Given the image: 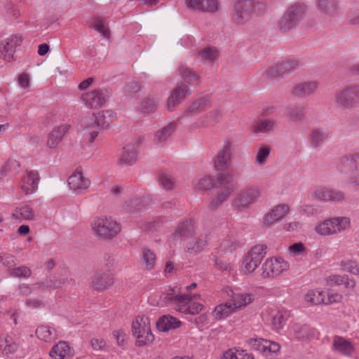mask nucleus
Here are the masks:
<instances>
[{
  "mask_svg": "<svg viewBox=\"0 0 359 359\" xmlns=\"http://www.w3.org/2000/svg\"><path fill=\"white\" fill-rule=\"evenodd\" d=\"M132 335L135 338V344L138 347L149 346L155 340L152 332L150 318L145 315L136 316L131 323Z\"/></svg>",
  "mask_w": 359,
  "mask_h": 359,
  "instance_id": "1",
  "label": "nucleus"
},
{
  "mask_svg": "<svg viewBox=\"0 0 359 359\" xmlns=\"http://www.w3.org/2000/svg\"><path fill=\"white\" fill-rule=\"evenodd\" d=\"M195 297V296H193ZM192 297L188 294L182 295L174 290L164 294L165 303L173 306L174 309L180 313L190 315H197L204 309L202 304L191 302Z\"/></svg>",
  "mask_w": 359,
  "mask_h": 359,
  "instance_id": "2",
  "label": "nucleus"
},
{
  "mask_svg": "<svg viewBox=\"0 0 359 359\" xmlns=\"http://www.w3.org/2000/svg\"><path fill=\"white\" fill-rule=\"evenodd\" d=\"M290 268V264L281 257L267 258L260 269V277L264 281H271L284 275Z\"/></svg>",
  "mask_w": 359,
  "mask_h": 359,
  "instance_id": "3",
  "label": "nucleus"
},
{
  "mask_svg": "<svg viewBox=\"0 0 359 359\" xmlns=\"http://www.w3.org/2000/svg\"><path fill=\"white\" fill-rule=\"evenodd\" d=\"M91 228L96 236L104 240L116 236L121 229L118 222L107 216L95 217L91 222Z\"/></svg>",
  "mask_w": 359,
  "mask_h": 359,
  "instance_id": "4",
  "label": "nucleus"
},
{
  "mask_svg": "<svg viewBox=\"0 0 359 359\" xmlns=\"http://www.w3.org/2000/svg\"><path fill=\"white\" fill-rule=\"evenodd\" d=\"M217 183L216 189H218V191L208 205V208L211 210L220 207L229 198L236 189L233 177L230 175H219V181Z\"/></svg>",
  "mask_w": 359,
  "mask_h": 359,
  "instance_id": "5",
  "label": "nucleus"
},
{
  "mask_svg": "<svg viewBox=\"0 0 359 359\" xmlns=\"http://www.w3.org/2000/svg\"><path fill=\"white\" fill-rule=\"evenodd\" d=\"M266 249L265 245H257L248 252L243 257L241 268L243 274L249 275L256 270L266 254Z\"/></svg>",
  "mask_w": 359,
  "mask_h": 359,
  "instance_id": "6",
  "label": "nucleus"
},
{
  "mask_svg": "<svg viewBox=\"0 0 359 359\" xmlns=\"http://www.w3.org/2000/svg\"><path fill=\"white\" fill-rule=\"evenodd\" d=\"M306 11L304 4H295L290 6L278 21L280 29L284 32L294 28L303 19Z\"/></svg>",
  "mask_w": 359,
  "mask_h": 359,
  "instance_id": "7",
  "label": "nucleus"
},
{
  "mask_svg": "<svg viewBox=\"0 0 359 359\" xmlns=\"http://www.w3.org/2000/svg\"><path fill=\"white\" fill-rule=\"evenodd\" d=\"M261 191L258 187H248L242 189L232 201V206L239 211L248 209L258 201Z\"/></svg>",
  "mask_w": 359,
  "mask_h": 359,
  "instance_id": "8",
  "label": "nucleus"
},
{
  "mask_svg": "<svg viewBox=\"0 0 359 359\" xmlns=\"http://www.w3.org/2000/svg\"><path fill=\"white\" fill-rule=\"evenodd\" d=\"M260 5L254 0H239L235 5L233 20L237 25H243L250 20Z\"/></svg>",
  "mask_w": 359,
  "mask_h": 359,
  "instance_id": "9",
  "label": "nucleus"
},
{
  "mask_svg": "<svg viewBox=\"0 0 359 359\" xmlns=\"http://www.w3.org/2000/svg\"><path fill=\"white\" fill-rule=\"evenodd\" d=\"M335 101L344 108L353 107L359 102V86H351L337 93Z\"/></svg>",
  "mask_w": 359,
  "mask_h": 359,
  "instance_id": "10",
  "label": "nucleus"
},
{
  "mask_svg": "<svg viewBox=\"0 0 359 359\" xmlns=\"http://www.w3.org/2000/svg\"><path fill=\"white\" fill-rule=\"evenodd\" d=\"M290 210V206L286 203H280L274 205L262 217V225L264 226H271L286 216L289 213Z\"/></svg>",
  "mask_w": 359,
  "mask_h": 359,
  "instance_id": "11",
  "label": "nucleus"
},
{
  "mask_svg": "<svg viewBox=\"0 0 359 359\" xmlns=\"http://www.w3.org/2000/svg\"><path fill=\"white\" fill-rule=\"evenodd\" d=\"M250 344L253 349L262 353L266 357H272L280 350L278 343L262 338L251 339Z\"/></svg>",
  "mask_w": 359,
  "mask_h": 359,
  "instance_id": "12",
  "label": "nucleus"
},
{
  "mask_svg": "<svg viewBox=\"0 0 359 359\" xmlns=\"http://www.w3.org/2000/svg\"><path fill=\"white\" fill-rule=\"evenodd\" d=\"M114 119L113 113L110 111H105L97 114H93L90 117L84 118L82 120V123L87 128H90L91 125L93 127L105 128L109 126Z\"/></svg>",
  "mask_w": 359,
  "mask_h": 359,
  "instance_id": "13",
  "label": "nucleus"
},
{
  "mask_svg": "<svg viewBox=\"0 0 359 359\" xmlns=\"http://www.w3.org/2000/svg\"><path fill=\"white\" fill-rule=\"evenodd\" d=\"M69 189L78 193L86 190L90 185V181L84 176L82 170L78 168L68 179Z\"/></svg>",
  "mask_w": 359,
  "mask_h": 359,
  "instance_id": "14",
  "label": "nucleus"
},
{
  "mask_svg": "<svg viewBox=\"0 0 359 359\" xmlns=\"http://www.w3.org/2000/svg\"><path fill=\"white\" fill-rule=\"evenodd\" d=\"M316 7L322 17L327 20H330L339 14L337 0H317Z\"/></svg>",
  "mask_w": 359,
  "mask_h": 359,
  "instance_id": "15",
  "label": "nucleus"
},
{
  "mask_svg": "<svg viewBox=\"0 0 359 359\" xmlns=\"http://www.w3.org/2000/svg\"><path fill=\"white\" fill-rule=\"evenodd\" d=\"M49 355L51 359H72L74 350L67 341H60L52 347Z\"/></svg>",
  "mask_w": 359,
  "mask_h": 359,
  "instance_id": "16",
  "label": "nucleus"
},
{
  "mask_svg": "<svg viewBox=\"0 0 359 359\" xmlns=\"http://www.w3.org/2000/svg\"><path fill=\"white\" fill-rule=\"evenodd\" d=\"M39 176L37 171L27 170L20 184L21 190L26 194H33L38 189Z\"/></svg>",
  "mask_w": 359,
  "mask_h": 359,
  "instance_id": "17",
  "label": "nucleus"
},
{
  "mask_svg": "<svg viewBox=\"0 0 359 359\" xmlns=\"http://www.w3.org/2000/svg\"><path fill=\"white\" fill-rule=\"evenodd\" d=\"M316 330L307 325L294 323L289 329V334L297 340L307 341L312 339Z\"/></svg>",
  "mask_w": 359,
  "mask_h": 359,
  "instance_id": "18",
  "label": "nucleus"
},
{
  "mask_svg": "<svg viewBox=\"0 0 359 359\" xmlns=\"http://www.w3.org/2000/svg\"><path fill=\"white\" fill-rule=\"evenodd\" d=\"M107 95L101 90H95L82 95V100L86 105L90 108L101 107L107 100Z\"/></svg>",
  "mask_w": 359,
  "mask_h": 359,
  "instance_id": "19",
  "label": "nucleus"
},
{
  "mask_svg": "<svg viewBox=\"0 0 359 359\" xmlns=\"http://www.w3.org/2000/svg\"><path fill=\"white\" fill-rule=\"evenodd\" d=\"M18 45V38L10 36L0 43V57L6 62H11L13 59L15 47Z\"/></svg>",
  "mask_w": 359,
  "mask_h": 359,
  "instance_id": "20",
  "label": "nucleus"
},
{
  "mask_svg": "<svg viewBox=\"0 0 359 359\" xmlns=\"http://www.w3.org/2000/svg\"><path fill=\"white\" fill-rule=\"evenodd\" d=\"M70 125L64 123L55 128L47 136L46 145L49 148H55L68 132Z\"/></svg>",
  "mask_w": 359,
  "mask_h": 359,
  "instance_id": "21",
  "label": "nucleus"
},
{
  "mask_svg": "<svg viewBox=\"0 0 359 359\" xmlns=\"http://www.w3.org/2000/svg\"><path fill=\"white\" fill-rule=\"evenodd\" d=\"M333 348L340 354L350 357L355 352V346L353 343L340 336H335L333 338Z\"/></svg>",
  "mask_w": 359,
  "mask_h": 359,
  "instance_id": "22",
  "label": "nucleus"
},
{
  "mask_svg": "<svg viewBox=\"0 0 359 359\" xmlns=\"http://www.w3.org/2000/svg\"><path fill=\"white\" fill-rule=\"evenodd\" d=\"M318 86L317 81H307L297 83L292 90V95L294 97L305 98L313 94Z\"/></svg>",
  "mask_w": 359,
  "mask_h": 359,
  "instance_id": "23",
  "label": "nucleus"
},
{
  "mask_svg": "<svg viewBox=\"0 0 359 359\" xmlns=\"http://www.w3.org/2000/svg\"><path fill=\"white\" fill-rule=\"evenodd\" d=\"M255 299L254 294L250 292H232L231 296V304L232 307L236 310H240L250 304Z\"/></svg>",
  "mask_w": 359,
  "mask_h": 359,
  "instance_id": "24",
  "label": "nucleus"
},
{
  "mask_svg": "<svg viewBox=\"0 0 359 359\" xmlns=\"http://www.w3.org/2000/svg\"><path fill=\"white\" fill-rule=\"evenodd\" d=\"M188 8L205 12H215L218 9V0H186Z\"/></svg>",
  "mask_w": 359,
  "mask_h": 359,
  "instance_id": "25",
  "label": "nucleus"
},
{
  "mask_svg": "<svg viewBox=\"0 0 359 359\" xmlns=\"http://www.w3.org/2000/svg\"><path fill=\"white\" fill-rule=\"evenodd\" d=\"M190 91L187 86L180 85L174 89L170 96L168 99L167 107L169 110H172L177 105H178L182 100H184Z\"/></svg>",
  "mask_w": 359,
  "mask_h": 359,
  "instance_id": "26",
  "label": "nucleus"
},
{
  "mask_svg": "<svg viewBox=\"0 0 359 359\" xmlns=\"http://www.w3.org/2000/svg\"><path fill=\"white\" fill-rule=\"evenodd\" d=\"M182 324V323L177 318L170 315H165L158 319L156 326L160 332H168L180 327Z\"/></svg>",
  "mask_w": 359,
  "mask_h": 359,
  "instance_id": "27",
  "label": "nucleus"
},
{
  "mask_svg": "<svg viewBox=\"0 0 359 359\" xmlns=\"http://www.w3.org/2000/svg\"><path fill=\"white\" fill-rule=\"evenodd\" d=\"M36 213L32 206L27 203H22L15 208L12 213V217L19 220H33Z\"/></svg>",
  "mask_w": 359,
  "mask_h": 359,
  "instance_id": "28",
  "label": "nucleus"
},
{
  "mask_svg": "<svg viewBox=\"0 0 359 359\" xmlns=\"http://www.w3.org/2000/svg\"><path fill=\"white\" fill-rule=\"evenodd\" d=\"M114 278L109 273H97L91 278V286L97 290H103L111 285Z\"/></svg>",
  "mask_w": 359,
  "mask_h": 359,
  "instance_id": "29",
  "label": "nucleus"
},
{
  "mask_svg": "<svg viewBox=\"0 0 359 359\" xmlns=\"http://www.w3.org/2000/svg\"><path fill=\"white\" fill-rule=\"evenodd\" d=\"M36 337L44 342L50 343L55 340L57 337V331L53 326L49 325H41L39 326L35 332Z\"/></svg>",
  "mask_w": 359,
  "mask_h": 359,
  "instance_id": "30",
  "label": "nucleus"
},
{
  "mask_svg": "<svg viewBox=\"0 0 359 359\" xmlns=\"http://www.w3.org/2000/svg\"><path fill=\"white\" fill-rule=\"evenodd\" d=\"M314 197L323 201H341L344 198V194L339 191L320 189L314 192Z\"/></svg>",
  "mask_w": 359,
  "mask_h": 359,
  "instance_id": "31",
  "label": "nucleus"
},
{
  "mask_svg": "<svg viewBox=\"0 0 359 359\" xmlns=\"http://www.w3.org/2000/svg\"><path fill=\"white\" fill-rule=\"evenodd\" d=\"M296 67V64L293 61H286L280 62L274 67H271L267 70V74L269 76H280L289 74Z\"/></svg>",
  "mask_w": 359,
  "mask_h": 359,
  "instance_id": "32",
  "label": "nucleus"
},
{
  "mask_svg": "<svg viewBox=\"0 0 359 359\" xmlns=\"http://www.w3.org/2000/svg\"><path fill=\"white\" fill-rule=\"evenodd\" d=\"M288 317L286 311L273 310L270 313V324L274 330H280L285 325Z\"/></svg>",
  "mask_w": 359,
  "mask_h": 359,
  "instance_id": "33",
  "label": "nucleus"
},
{
  "mask_svg": "<svg viewBox=\"0 0 359 359\" xmlns=\"http://www.w3.org/2000/svg\"><path fill=\"white\" fill-rule=\"evenodd\" d=\"M325 292L320 289L309 290L304 296V302L310 305L324 304Z\"/></svg>",
  "mask_w": 359,
  "mask_h": 359,
  "instance_id": "34",
  "label": "nucleus"
},
{
  "mask_svg": "<svg viewBox=\"0 0 359 359\" xmlns=\"http://www.w3.org/2000/svg\"><path fill=\"white\" fill-rule=\"evenodd\" d=\"M235 311L231 302H224L216 306L212 311V315L215 319L221 320L226 319Z\"/></svg>",
  "mask_w": 359,
  "mask_h": 359,
  "instance_id": "35",
  "label": "nucleus"
},
{
  "mask_svg": "<svg viewBox=\"0 0 359 359\" xmlns=\"http://www.w3.org/2000/svg\"><path fill=\"white\" fill-rule=\"evenodd\" d=\"M220 359H255L252 353L245 350L232 348L224 351Z\"/></svg>",
  "mask_w": 359,
  "mask_h": 359,
  "instance_id": "36",
  "label": "nucleus"
},
{
  "mask_svg": "<svg viewBox=\"0 0 359 359\" xmlns=\"http://www.w3.org/2000/svg\"><path fill=\"white\" fill-rule=\"evenodd\" d=\"M219 181V176L212 177L210 176H205L199 179L194 184V188L196 190L208 191L212 189H216L217 187V182Z\"/></svg>",
  "mask_w": 359,
  "mask_h": 359,
  "instance_id": "37",
  "label": "nucleus"
},
{
  "mask_svg": "<svg viewBox=\"0 0 359 359\" xmlns=\"http://www.w3.org/2000/svg\"><path fill=\"white\" fill-rule=\"evenodd\" d=\"M314 231L316 233L322 236L334 235L331 218L316 223L314 226Z\"/></svg>",
  "mask_w": 359,
  "mask_h": 359,
  "instance_id": "38",
  "label": "nucleus"
},
{
  "mask_svg": "<svg viewBox=\"0 0 359 359\" xmlns=\"http://www.w3.org/2000/svg\"><path fill=\"white\" fill-rule=\"evenodd\" d=\"M329 136V133L327 130L323 128H316L311 131L309 139L313 146L318 147L323 144Z\"/></svg>",
  "mask_w": 359,
  "mask_h": 359,
  "instance_id": "39",
  "label": "nucleus"
},
{
  "mask_svg": "<svg viewBox=\"0 0 359 359\" xmlns=\"http://www.w3.org/2000/svg\"><path fill=\"white\" fill-rule=\"evenodd\" d=\"M176 129V124L171 123L164 128L157 130L154 135V142L161 143L166 141Z\"/></svg>",
  "mask_w": 359,
  "mask_h": 359,
  "instance_id": "40",
  "label": "nucleus"
},
{
  "mask_svg": "<svg viewBox=\"0 0 359 359\" xmlns=\"http://www.w3.org/2000/svg\"><path fill=\"white\" fill-rule=\"evenodd\" d=\"M206 243L204 238H195L187 243L185 251L190 254H198L204 249Z\"/></svg>",
  "mask_w": 359,
  "mask_h": 359,
  "instance_id": "41",
  "label": "nucleus"
},
{
  "mask_svg": "<svg viewBox=\"0 0 359 359\" xmlns=\"http://www.w3.org/2000/svg\"><path fill=\"white\" fill-rule=\"evenodd\" d=\"M334 234L346 231L351 227V219L347 217H331Z\"/></svg>",
  "mask_w": 359,
  "mask_h": 359,
  "instance_id": "42",
  "label": "nucleus"
},
{
  "mask_svg": "<svg viewBox=\"0 0 359 359\" xmlns=\"http://www.w3.org/2000/svg\"><path fill=\"white\" fill-rule=\"evenodd\" d=\"M0 346L5 355L12 354L18 348V344L10 336H6L0 339Z\"/></svg>",
  "mask_w": 359,
  "mask_h": 359,
  "instance_id": "43",
  "label": "nucleus"
},
{
  "mask_svg": "<svg viewBox=\"0 0 359 359\" xmlns=\"http://www.w3.org/2000/svg\"><path fill=\"white\" fill-rule=\"evenodd\" d=\"M221 116V112L219 110H213L207 114L200 121L196 123L197 127H207L215 122Z\"/></svg>",
  "mask_w": 359,
  "mask_h": 359,
  "instance_id": "44",
  "label": "nucleus"
},
{
  "mask_svg": "<svg viewBox=\"0 0 359 359\" xmlns=\"http://www.w3.org/2000/svg\"><path fill=\"white\" fill-rule=\"evenodd\" d=\"M199 56L204 62H212L217 59L218 53L215 48L205 47L199 52Z\"/></svg>",
  "mask_w": 359,
  "mask_h": 359,
  "instance_id": "45",
  "label": "nucleus"
},
{
  "mask_svg": "<svg viewBox=\"0 0 359 359\" xmlns=\"http://www.w3.org/2000/svg\"><path fill=\"white\" fill-rule=\"evenodd\" d=\"M158 182L160 187L167 191L172 190L175 186V180L174 178L171 175L165 173H161L158 175Z\"/></svg>",
  "mask_w": 359,
  "mask_h": 359,
  "instance_id": "46",
  "label": "nucleus"
},
{
  "mask_svg": "<svg viewBox=\"0 0 359 359\" xmlns=\"http://www.w3.org/2000/svg\"><path fill=\"white\" fill-rule=\"evenodd\" d=\"M194 232V224L191 221H186L179 224L175 233L183 237H189Z\"/></svg>",
  "mask_w": 359,
  "mask_h": 359,
  "instance_id": "47",
  "label": "nucleus"
},
{
  "mask_svg": "<svg viewBox=\"0 0 359 359\" xmlns=\"http://www.w3.org/2000/svg\"><path fill=\"white\" fill-rule=\"evenodd\" d=\"M142 258L145 267L148 270H151L154 268L156 255L152 251L147 248H142Z\"/></svg>",
  "mask_w": 359,
  "mask_h": 359,
  "instance_id": "48",
  "label": "nucleus"
},
{
  "mask_svg": "<svg viewBox=\"0 0 359 359\" xmlns=\"http://www.w3.org/2000/svg\"><path fill=\"white\" fill-rule=\"evenodd\" d=\"M140 145L138 142H131L126 144L122 149V157H134L139 154Z\"/></svg>",
  "mask_w": 359,
  "mask_h": 359,
  "instance_id": "49",
  "label": "nucleus"
},
{
  "mask_svg": "<svg viewBox=\"0 0 359 359\" xmlns=\"http://www.w3.org/2000/svg\"><path fill=\"white\" fill-rule=\"evenodd\" d=\"M209 106V100L205 97H203L194 102L187 109V113H198L205 110Z\"/></svg>",
  "mask_w": 359,
  "mask_h": 359,
  "instance_id": "50",
  "label": "nucleus"
},
{
  "mask_svg": "<svg viewBox=\"0 0 359 359\" xmlns=\"http://www.w3.org/2000/svg\"><path fill=\"white\" fill-rule=\"evenodd\" d=\"M275 126L273 119H262L256 122L254 126L255 132L266 133L272 130Z\"/></svg>",
  "mask_w": 359,
  "mask_h": 359,
  "instance_id": "51",
  "label": "nucleus"
},
{
  "mask_svg": "<svg viewBox=\"0 0 359 359\" xmlns=\"http://www.w3.org/2000/svg\"><path fill=\"white\" fill-rule=\"evenodd\" d=\"M94 29L101 34L104 37L109 38L110 34L109 29L105 21L101 18H95L93 20Z\"/></svg>",
  "mask_w": 359,
  "mask_h": 359,
  "instance_id": "52",
  "label": "nucleus"
},
{
  "mask_svg": "<svg viewBox=\"0 0 359 359\" xmlns=\"http://www.w3.org/2000/svg\"><path fill=\"white\" fill-rule=\"evenodd\" d=\"M325 305H330L332 304H338L342 302L343 295L337 292H335L332 290H329L325 292V295L324 297Z\"/></svg>",
  "mask_w": 359,
  "mask_h": 359,
  "instance_id": "53",
  "label": "nucleus"
},
{
  "mask_svg": "<svg viewBox=\"0 0 359 359\" xmlns=\"http://www.w3.org/2000/svg\"><path fill=\"white\" fill-rule=\"evenodd\" d=\"M343 271L348 272L354 276H359V263L355 261L347 260L341 262Z\"/></svg>",
  "mask_w": 359,
  "mask_h": 359,
  "instance_id": "54",
  "label": "nucleus"
},
{
  "mask_svg": "<svg viewBox=\"0 0 359 359\" xmlns=\"http://www.w3.org/2000/svg\"><path fill=\"white\" fill-rule=\"evenodd\" d=\"M287 252L292 257L304 256L306 254V248L302 243H295L288 247Z\"/></svg>",
  "mask_w": 359,
  "mask_h": 359,
  "instance_id": "55",
  "label": "nucleus"
},
{
  "mask_svg": "<svg viewBox=\"0 0 359 359\" xmlns=\"http://www.w3.org/2000/svg\"><path fill=\"white\" fill-rule=\"evenodd\" d=\"M180 74L182 78L190 85L195 86L198 84L199 80L198 76L189 69L184 67L181 68Z\"/></svg>",
  "mask_w": 359,
  "mask_h": 359,
  "instance_id": "56",
  "label": "nucleus"
},
{
  "mask_svg": "<svg viewBox=\"0 0 359 359\" xmlns=\"http://www.w3.org/2000/svg\"><path fill=\"white\" fill-rule=\"evenodd\" d=\"M62 283L55 279V278H50L49 280H46V281H43L40 283H38L35 285L34 286L37 288L41 289V290H44L46 289H55L60 287Z\"/></svg>",
  "mask_w": 359,
  "mask_h": 359,
  "instance_id": "57",
  "label": "nucleus"
},
{
  "mask_svg": "<svg viewBox=\"0 0 359 359\" xmlns=\"http://www.w3.org/2000/svg\"><path fill=\"white\" fill-rule=\"evenodd\" d=\"M287 115L293 121H299L304 117V109L302 107H295L287 111Z\"/></svg>",
  "mask_w": 359,
  "mask_h": 359,
  "instance_id": "58",
  "label": "nucleus"
},
{
  "mask_svg": "<svg viewBox=\"0 0 359 359\" xmlns=\"http://www.w3.org/2000/svg\"><path fill=\"white\" fill-rule=\"evenodd\" d=\"M157 108V102L154 98L143 100L141 104V110L144 113L154 112Z\"/></svg>",
  "mask_w": 359,
  "mask_h": 359,
  "instance_id": "59",
  "label": "nucleus"
},
{
  "mask_svg": "<svg viewBox=\"0 0 359 359\" xmlns=\"http://www.w3.org/2000/svg\"><path fill=\"white\" fill-rule=\"evenodd\" d=\"M235 147L233 142L226 141L218 153L217 157H231L233 154Z\"/></svg>",
  "mask_w": 359,
  "mask_h": 359,
  "instance_id": "60",
  "label": "nucleus"
},
{
  "mask_svg": "<svg viewBox=\"0 0 359 359\" xmlns=\"http://www.w3.org/2000/svg\"><path fill=\"white\" fill-rule=\"evenodd\" d=\"M114 339L118 346H123L127 341L128 335L123 329L115 330L112 332Z\"/></svg>",
  "mask_w": 359,
  "mask_h": 359,
  "instance_id": "61",
  "label": "nucleus"
},
{
  "mask_svg": "<svg viewBox=\"0 0 359 359\" xmlns=\"http://www.w3.org/2000/svg\"><path fill=\"white\" fill-rule=\"evenodd\" d=\"M31 270L25 266L15 268L11 271V275L16 277L28 278L30 276Z\"/></svg>",
  "mask_w": 359,
  "mask_h": 359,
  "instance_id": "62",
  "label": "nucleus"
},
{
  "mask_svg": "<svg viewBox=\"0 0 359 359\" xmlns=\"http://www.w3.org/2000/svg\"><path fill=\"white\" fill-rule=\"evenodd\" d=\"M299 212L302 215L310 216L316 215L318 210L313 205L304 204L299 208Z\"/></svg>",
  "mask_w": 359,
  "mask_h": 359,
  "instance_id": "63",
  "label": "nucleus"
},
{
  "mask_svg": "<svg viewBox=\"0 0 359 359\" xmlns=\"http://www.w3.org/2000/svg\"><path fill=\"white\" fill-rule=\"evenodd\" d=\"M346 277V275L340 276V275H333L330 276L327 278V283L330 285H342L343 282H344V278Z\"/></svg>",
  "mask_w": 359,
  "mask_h": 359,
  "instance_id": "64",
  "label": "nucleus"
}]
</instances>
